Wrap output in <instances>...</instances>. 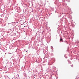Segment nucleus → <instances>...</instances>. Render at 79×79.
<instances>
[{"label":"nucleus","mask_w":79,"mask_h":79,"mask_svg":"<svg viewBox=\"0 0 79 79\" xmlns=\"http://www.w3.org/2000/svg\"><path fill=\"white\" fill-rule=\"evenodd\" d=\"M62 40H63V39H62V38H60V41L62 42Z\"/></svg>","instance_id":"nucleus-1"}]
</instances>
